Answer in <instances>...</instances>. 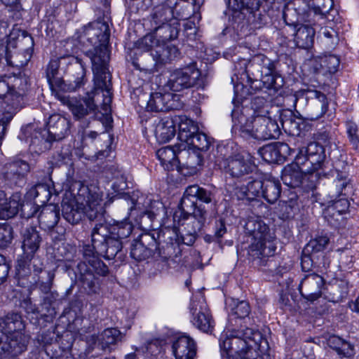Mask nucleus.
Wrapping results in <instances>:
<instances>
[{
  "label": "nucleus",
  "mask_w": 359,
  "mask_h": 359,
  "mask_svg": "<svg viewBox=\"0 0 359 359\" xmlns=\"http://www.w3.org/2000/svg\"><path fill=\"white\" fill-rule=\"evenodd\" d=\"M325 159V149L316 142L299 149L294 163L285 167L282 172L283 183L292 188L299 187L304 174H311L323 168Z\"/></svg>",
  "instance_id": "7ed1b4c3"
},
{
  "label": "nucleus",
  "mask_w": 359,
  "mask_h": 359,
  "mask_svg": "<svg viewBox=\"0 0 359 359\" xmlns=\"http://www.w3.org/2000/svg\"><path fill=\"white\" fill-rule=\"evenodd\" d=\"M173 118L165 117L161 119L156 125L154 135L156 140L160 143H165L170 140L175 135Z\"/></svg>",
  "instance_id": "f3484780"
},
{
  "label": "nucleus",
  "mask_w": 359,
  "mask_h": 359,
  "mask_svg": "<svg viewBox=\"0 0 359 359\" xmlns=\"http://www.w3.org/2000/svg\"><path fill=\"white\" fill-rule=\"evenodd\" d=\"M180 31V22L177 19H171L170 21L163 23L155 29V34L161 41L164 43L166 41L175 39L177 37Z\"/></svg>",
  "instance_id": "b1692460"
},
{
  "label": "nucleus",
  "mask_w": 359,
  "mask_h": 359,
  "mask_svg": "<svg viewBox=\"0 0 359 359\" xmlns=\"http://www.w3.org/2000/svg\"><path fill=\"white\" fill-rule=\"evenodd\" d=\"M156 34L154 33L145 35L138 41L137 43V48L142 51H151V55L156 62H164V53L167 52L164 48L160 45L161 39H157Z\"/></svg>",
  "instance_id": "f8f14e48"
},
{
  "label": "nucleus",
  "mask_w": 359,
  "mask_h": 359,
  "mask_svg": "<svg viewBox=\"0 0 359 359\" xmlns=\"http://www.w3.org/2000/svg\"><path fill=\"white\" fill-rule=\"evenodd\" d=\"M20 196L13 194L8 199L6 194L0 191V219H6L15 216L20 205Z\"/></svg>",
  "instance_id": "dca6fc26"
},
{
  "label": "nucleus",
  "mask_w": 359,
  "mask_h": 359,
  "mask_svg": "<svg viewBox=\"0 0 359 359\" xmlns=\"http://www.w3.org/2000/svg\"><path fill=\"white\" fill-rule=\"evenodd\" d=\"M47 128L53 140H60L69 135L70 121L60 114H53L48 118Z\"/></svg>",
  "instance_id": "4468645a"
},
{
  "label": "nucleus",
  "mask_w": 359,
  "mask_h": 359,
  "mask_svg": "<svg viewBox=\"0 0 359 359\" xmlns=\"http://www.w3.org/2000/svg\"><path fill=\"white\" fill-rule=\"evenodd\" d=\"M280 207L283 212V218H289L297 207V195L295 193H292L288 200L280 202Z\"/></svg>",
  "instance_id": "e433bc0d"
},
{
  "label": "nucleus",
  "mask_w": 359,
  "mask_h": 359,
  "mask_svg": "<svg viewBox=\"0 0 359 359\" xmlns=\"http://www.w3.org/2000/svg\"><path fill=\"white\" fill-rule=\"evenodd\" d=\"M329 243V238L326 236H320L311 241L309 246L312 248L315 252H320L325 249Z\"/></svg>",
  "instance_id": "37998d69"
},
{
  "label": "nucleus",
  "mask_w": 359,
  "mask_h": 359,
  "mask_svg": "<svg viewBox=\"0 0 359 359\" xmlns=\"http://www.w3.org/2000/svg\"><path fill=\"white\" fill-rule=\"evenodd\" d=\"M69 60L71 61L72 65H74L77 70V75L74 80V83L67 84L61 78L53 79L48 83L53 94H54L55 97L60 100L62 104L65 102H68L70 98L69 96L63 95L62 93L76 90L81 88L85 83L86 69L81 60L76 57H69Z\"/></svg>",
  "instance_id": "423d86ee"
},
{
  "label": "nucleus",
  "mask_w": 359,
  "mask_h": 359,
  "mask_svg": "<svg viewBox=\"0 0 359 359\" xmlns=\"http://www.w3.org/2000/svg\"><path fill=\"white\" fill-rule=\"evenodd\" d=\"M250 306L247 302L241 301L237 303V304L233 309V313L238 318H245L250 313Z\"/></svg>",
  "instance_id": "c03bdc74"
},
{
  "label": "nucleus",
  "mask_w": 359,
  "mask_h": 359,
  "mask_svg": "<svg viewBox=\"0 0 359 359\" xmlns=\"http://www.w3.org/2000/svg\"><path fill=\"white\" fill-rule=\"evenodd\" d=\"M87 188L80 182L75 181L65 190L62 202V212L65 219L74 224L80 222L84 215L90 221L97 220L91 233L92 245L95 250L105 251L108 259H113L121 251L120 239L108 235V227L103 224L104 210L100 197L90 195L86 200Z\"/></svg>",
  "instance_id": "f257e3e1"
},
{
  "label": "nucleus",
  "mask_w": 359,
  "mask_h": 359,
  "mask_svg": "<svg viewBox=\"0 0 359 359\" xmlns=\"http://www.w3.org/2000/svg\"><path fill=\"white\" fill-rule=\"evenodd\" d=\"M202 161L201 152L186 146H182L181 143H177V169L182 174L184 175L196 174L201 165Z\"/></svg>",
  "instance_id": "1a4fd4ad"
},
{
  "label": "nucleus",
  "mask_w": 359,
  "mask_h": 359,
  "mask_svg": "<svg viewBox=\"0 0 359 359\" xmlns=\"http://www.w3.org/2000/svg\"><path fill=\"white\" fill-rule=\"evenodd\" d=\"M348 182L349 180L347 179L346 177H337V179L336 180L337 186L340 187L341 191L343 190V189L346 187L347 184H348Z\"/></svg>",
  "instance_id": "680f3d73"
},
{
  "label": "nucleus",
  "mask_w": 359,
  "mask_h": 359,
  "mask_svg": "<svg viewBox=\"0 0 359 359\" xmlns=\"http://www.w3.org/2000/svg\"><path fill=\"white\" fill-rule=\"evenodd\" d=\"M94 268L96 269V272L102 276H105L108 273L107 266L101 261L97 260L94 262Z\"/></svg>",
  "instance_id": "13d9d810"
},
{
  "label": "nucleus",
  "mask_w": 359,
  "mask_h": 359,
  "mask_svg": "<svg viewBox=\"0 0 359 359\" xmlns=\"http://www.w3.org/2000/svg\"><path fill=\"white\" fill-rule=\"evenodd\" d=\"M104 27V32L98 34L95 29H88L86 34L95 35L97 37L99 45L96 46L93 50H88L86 55L90 57L92 62V69L94 74L95 87L105 91L104 99L102 105L103 114L106 116V120L109 121L111 119L109 116L111 112L110 104L111 97L110 96V79L111 75L107 68V62L109 59V51L107 46V41L109 39L107 33V26L104 24L97 23V28L100 26Z\"/></svg>",
  "instance_id": "f03ea898"
},
{
  "label": "nucleus",
  "mask_w": 359,
  "mask_h": 359,
  "mask_svg": "<svg viewBox=\"0 0 359 359\" xmlns=\"http://www.w3.org/2000/svg\"><path fill=\"white\" fill-rule=\"evenodd\" d=\"M281 193L280 183L273 177H266L263 180L262 196L270 203H275Z\"/></svg>",
  "instance_id": "a878e982"
},
{
  "label": "nucleus",
  "mask_w": 359,
  "mask_h": 359,
  "mask_svg": "<svg viewBox=\"0 0 359 359\" xmlns=\"http://www.w3.org/2000/svg\"><path fill=\"white\" fill-rule=\"evenodd\" d=\"M344 340L337 336H331L327 341V344L330 348L335 350L337 353L343 345Z\"/></svg>",
  "instance_id": "5fc2aeb1"
},
{
  "label": "nucleus",
  "mask_w": 359,
  "mask_h": 359,
  "mask_svg": "<svg viewBox=\"0 0 359 359\" xmlns=\"http://www.w3.org/2000/svg\"><path fill=\"white\" fill-rule=\"evenodd\" d=\"M263 65L261 68V74L263 76L276 74L274 64L268 58L265 57L263 60Z\"/></svg>",
  "instance_id": "3c124183"
},
{
  "label": "nucleus",
  "mask_w": 359,
  "mask_h": 359,
  "mask_svg": "<svg viewBox=\"0 0 359 359\" xmlns=\"http://www.w3.org/2000/svg\"><path fill=\"white\" fill-rule=\"evenodd\" d=\"M192 205H194L192 215L194 217L198 220L199 224L198 228L200 229L205 222L207 212L201 206H196L194 203H192Z\"/></svg>",
  "instance_id": "a18cd8bd"
},
{
  "label": "nucleus",
  "mask_w": 359,
  "mask_h": 359,
  "mask_svg": "<svg viewBox=\"0 0 359 359\" xmlns=\"http://www.w3.org/2000/svg\"><path fill=\"white\" fill-rule=\"evenodd\" d=\"M172 348L175 359H194L196 353L195 341L186 334L179 336L174 341Z\"/></svg>",
  "instance_id": "ddd939ff"
},
{
  "label": "nucleus",
  "mask_w": 359,
  "mask_h": 359,
  "mask_svg": "<svg viewBox=\"0 0 359 359\" xmlns=\"http://www.w3.org/2000/svg\"><path fill=\"white\" fill-rule=\"evenodd\" d=\"M212 198L213 195L210 191L201 187L200 191H198V196L196 198L205 203H210L212 202Z\"/></svg>",
  "instance_id": "6e6d98bb"
},
{
  "label": "nucleus",
  "mask_w": 359,
  "mask_h": 359,
  "mask_svg": "<svg viewBox=\"0 0 359 359\" xmlns=\"http://www.w3.org/2000/svg\"><path fill=\"white\" fill-rule=\"evenodd\" d=\"M189 309L192 316L191 321L196 327L207 333L212 330L214 321L201 292L193 296Z\"/></svg>",
  "instance_id": "0eeeda50"
},
{
  "label": "nucleus",
  "mask_w": 359,
  "mask_h": 359,
  "mask_svg": "<svg viewBox=\"0 0 359 359\" xmlns=\"http://www.w3.org/2000/svg\"><path fill=\"white\" fill-rule=\"evenodd\" d=\"M194 0H167V4L172 10L174 18L184 20L188 18L193 10Z\"/></svg>",
  "instance_id": "bb28decb"
},
{
  "label": "nucleus",
  "mask_w": 359,
  "mask_h": 359,
  "mask_svg": "<svg viewBox=\"0 0 359 359\" xmlns=\"http://www.w3.org/2000/svg\"><path fill=\"white\" fill-rule=\"evenodd\" d=\"M68 106L74 116L79 119L85 116L95 109V104L92 97H88L83 100H78L75 98L70 97L68 102L63 103Z\"/></svg>",
  "instance_id": "412c9836"
},
{
  "label": "nucleus",
  "mask_w": 359,
  "mask_h": 359,
  "mask_svg": "<svg viewBox=\"0 0 359 359\" xmlns=\"http://www.w3.org/2000/svg\"><path fill=\"white\" fill-rule=\"evenodd\" d=\"M123 335L116 328H108L104 330L100 336L99 340L104 347L111 344H115L121 341Z\"/></svg>",
  "instance_id": "72a5a7b5"
},
{
  "label": "nucleus",
  "mask_w": 359,
  "mask_h": 359,
  "mask_svg": "<svg viewBox=\"0 0 359 359\" xmlns=\"http://www.w3.org/2000/svg\"><path fill=\"white\" fill-rule=\"evenodd\" d=\"M350 307L353 311L359 313V297L351 304Z\"/></svg>",
  "instance_id": "0e129e2a"
},
{
  "label": "nucleus",
  "mask_w": 359,
  "mask_h": 359,
  "mask_svg": "<svg viewBox=\"0 0 359 359\" xmlns=\"http://www.w3.org/2000/svg\"><path fill=\"white\" fill-rule=\"evenodd\" d=\"M200 77V71L194 65H189L172 72L167 82V87L175 92L195 86L201 87Z\"/></svg>",
  "instance_id": "6e6552de"
},
{
  "label": "nucleus",
  "mask_w": 359,
  "mask_h": 359,
  "mask_svg": "<svg viewBox=\"0 0 359 359\" xmlns=\"http://www.w3.org/2000/svg\"><path fill=\"white\" fill-rule=\"evenodd\" d=\"M277 74L268 75L261 76V81L263 86L267 89H275L277 90L280 85H278L276 83Z\"/></svg>",
  "instance_id": "09e8293b"
},
{
  "label": "nucleus",
  "mask_w": 359,
  "mask_h": 359,
  "mask_svg": "<svg viewBox=\"0 0 359 359\" xmlns=\"http://www.w3.org/2000/svg\"><path fill=\"white\" fill-rule=\"evenodd\" d=\"M144 248L143 246H142L141 245H136L131 250V252H130L131 256L137 260H142V259H144L145 257L144 255H142L140 254V252L141 251L144 250Z\"/></svg>",
  "instance_id": "bf43d9fd"
},
{
  "label": "nucleus",
  "mask_w": 359,
  "mask_h": 359,
  "mask_svg": "<svg viewBox=\"0 0 359 359\" xmlns=\"http://www.w3.org/2000/svg\"><path fill=\"white\" fill-rule=\"evenodd\" d=\"M323 285L324 280L320 276L311 273L302 280L299 290L305 299L312 302L320 297Z\"/></svg>",
  "instance_id": "9b49d317"
},
{
  "label": "nucleus",
  "mask_w": 359,
  "mask_h": 359,
  "mask_svg": "<svg viewBox=\"0 0 359 359\" xmlns=\"http://www.w3.org/2000/svg\"><path fill=\"white\" fill-rule=\"evenodd\" d=\"M29 171V164L24 161L19 160L8 164L3 176L9 183L16 184L18 180L22 178Z\"/></svg>",
  "instance_id": "6ab92c4d"
},
{
  "label": "nucleus",
  "mask_w": 359,
  "mask_h": 359,
  "mask_svg": "<svg viewBox=\"0 0 359 359\" xmlns=\"http://www.w3.org/2000/svg\"><path fill=\"white\" fill-rule=\"evenodd\" d=\"M235 195L238 200H251L248 195V190L247 186H241L236 187L235 189Z\"/></svg>",
  "instance_id": "4d7b16f0"
},
{
  "label": "nucleus",
  "mask_w": 359,
  "mask_h": 359,
  "mask_svg": "<svg viewBox=\"0 0 359 359\" xmlns=\"http://www.w3.org/2000/svg\"><path fill=\"white\" fill-rule=\"evenodd\" d=\"M291 117L283 120L282 125L285 130H288L293 135H299L302 129V125L304 118L302 116H296L290 112Z\"/></svg>",
  "instance_id": "c9c22d12"
},
{
  "label": "nucleus",
  "mask_w": 359,
  "mask_h": 359,
  "mask_svg": "<svg viewBox=\"0 0 359 359\" xmlns=\"http://www.w3.org/2000/svg\"><path fill=\"white\" fill-rule=\"evenodd\" d=\"M200 187L198 185H191L188 187L184 193L182 200V204L184 206L187 205V201L189 200V198H197L198 196V191H200Z\"/></svg>",
  "instance_id": "de8ad7c7"
},
{
  "label": "nucleus",
  "mask_w": 359,
  "mask_h": 359,
  "mask_svg": "<svg viewBox=\"0 0 359 359\" xmlns=\"http://www.w3.org/2000/svg\"><path fill=\"white\" fill-rule=\"evenodd\" d=\"M86 136L91 139H95L97 136V133L95 131H90L86 134Z\"/></svg>",
  "instance_id": "338daca9"
},
{
  "label": "nucleus",
  "mask_w": 359,
  "mask_h": 359,
  "mask_svg": "<svg viewBox=\"0 0 359 359\" xmlns=\"http://www.w3.org/2000/svg\"><path fill=\"white\" fill-rule=\"evenodd\" d=\"M233 128L238 130L245 138H254L258 140L274 139L279 136L280 128L277 122L269 116L255 115L247 118L241 114L232 112Z\"/></svg>",
  "instance_id": "20e7f679"
},
{
  "label": "nucleus",
  "mask_w": 359,
  "mask_h": 359,
  "mask_svg": "<svg viewBox=\"0 0 359 359\" xmlns=\"http://www.w3.org/2000/svg\"><path fill=\"white\" fill-rule=\"evenodd\" d=\"M20 0H0V2L6 6H13L17 5Z\"/></svg>",
  "instance_id": "69168bd1"
},
{
  "label": "nucleus",
  "mask_w": 359,
  "mask_h": 359,
  "mask_svg": "<svg viewBox=\"0 0 359 359\" xmlns=\"http://www.w3.org/2000/svg\"><path fill=\"white\" fill-rule=\"evenodd\" d=\"M245 228L252 237L249 250L251 257L262 258L274 255L276 249L275 235L263 221L250 218L245 223Z\"/></svg>",
  "instance_id": "39448f33"
},
{
  "label": "nucleus",
  "mask_w": 359,
  "mask_h": 359,
  "mask_svg": "<svg viewBox=\"0 0 359 359\" xmlns=\"http://www.w3.org/2000/svg\"><path fill=\"white\" fill-rule=\"evenodd\" d=\"M255 167L253 157L248 152H242L228 158L224 166L227 172L236 177L252 172Z\"/></svg>",
  "instance_id": "9d476101"
},
{
  "label": "nucleus",
  "mask_w": 359,
  "mask_h": 359,
  "mask_svg": "<svg viewBox=\"0 0 359 359\" xmlns=\"http://www.w3.org/2000/svg\"><path fill=\"white\" fill-rule=\"evenodd\" d=\"M262 187L263 181L260 180H253L248 184V195L251 200H253L255 197L262 194Z\"/></svg>",
  "instance_id": "79ce46f5"
},
{
  "label": "nucleus",
  "mask_w": 359,
  "mask_h": 359,
  "mask_svg": "<svg viewBox=\"0 0 359 359\" xmlns=\"http://www.w3.org/2000/svg\"><path fill=\"white\" fill-rule=\"evenodd\" d=\"M13 238L12 228L6 223L0 224V246H6Z\"/></svg>",
  "instance_id": "ea45409f"
},
{
  "label": "nucleus",
  "mask_w": 359,
  "mask_h": 359,
  "mask_svg": "<svg viewBox=\"0 0 359 359\" xmlns=\"http://www.w3.org/2000/svg\"><path fill=\"white\" fill-rule=\"evenodd\" d=\"M172 11L170 6H168L167 2L164 5L156 7L153 15L156 25H163L170 21L171 19H175Z\"/></svg>",
  "instance_id": "f704fd0d"
},
{
  "label": "nucleus",
  "mask_w": 359,
  "mask_h": 359,
  "mask_svg": "<svg viewBox=\"0 0 359 359\" xmlns=\"http://www.w3.org/2000/svg\"><path fill=\"white\" fill-rule=\"evenodd\" d=\"M338 57L330 55L323 59L321 66L329 74H334L339 67Z\"/></svg>",
  "instance_id": "58836bf2"
},
{
  "label": "nucleus",
  "mask_w": 359,
  "mask_h": 359,
  "mask_svg": "<svg viewBox=\"0 0 359 359\" xmlns=\"http://www.w3.org/2000/svg\"><path fill=\"white\" fill-rule=\"evenodd\" d=\"M35 196L40 198L41 203H45L50 200L51 193L48 187L44 184H37L34 188Z\"/></svg>",
  "instance_id": "a19ab883"
},
{
  "label": "nucleus",
  "mask_w": 359,
  "mask_h": 359,
  "mask_svg": "<svg viewBox=\"0 0 359 359\" xmlns=\"http://www.w3.org/2000/svg\"><path fill=\"white\" fill-rule=\"evenodd\" d=\"M181 144L182 146H186L199 152L207 150L210 146V142L207 136L200 133L192 134L187 141H184Z\"/></svg>",
  "instance_id": "cd10ccee"
},
{
  "label": "nucleus",
  "mask_w": 359,
  "mask_h": 359,
  "mask_svg": "<svg viewBox=\"0 0 359 359\" xmlns=\"http://www.w3.org/2000/svg\"><path fill=\"white\" fill-rule=\"evenodd\" d=\"M311 259L309 257H304L302 259V267L304 271L309 270Z\"/></svg>",
  "instance_id": "e2e57ef3"
},
{
  "label": "nucleus",
  "mask_w": 359,
  "mask_h": 359,
  "mask_svg": "<svg viewBox=\"0 0 359 359\" xmlns=\"http://www.w3.org/2000/svg\"><path fill=\"white\" fill-rule=\"evenodd\" d=\"M337 353L341 357L351 358L355 354L354 347L350 343L344 341Z\"/></svg>",
  "instance_id": "8fccbe9b"
},
{
  "label": "nucleus",
  "mask_w": 359,
  "mask_h": 359,
  "mask_svg": "<svg viewBox=\"0 0 359 359\" xmlns=\"http://www.w3.org/2000/svg\"><path fill=\"white\" fill-rule=\"evenodd\" d=\"M311 93L312 94V97L315 99V107L317 109L320 108V111L311 114L307 119L316 121L326 113L328 108V102L326 95L320 91L312 90Z\"/></svg>",
  "instance_id": "c85d7f7f"
},
{
  "label": "nucleus",
  "mask_w": 359,
  "mask_h": 359,
  "mask_svg": "<svg viewBox=\"0 0 359 359\" xmlns=\"http://www.w3.org/2000/svg\"><path fill=\"white\" fill-rule=\"evenodd\" d=\"M125 359H136V355L134 353L126 355Z\"/></svg>",
  "instance_id": "774afa93"
},
{
  "label": "nucleus",
  "mask_w": 359,
  "mask_h": 359,
  "mask_svg": "<svg viewBox=\"0 0 359 359\" xmlns=\"http://www.w3.org/2000/svg\"><path fill=\"white\" fill-rule=\"evenodd\" d=\"M228 7L234 12L247 10L250 12L259 8L258 0H228Z\"/></svg>",
  "instance_id": "2f4dec72"
},
{
  "label": "nucleus",
  "mask_w": 359,
  "mask_h": 359,
  "mask_svg": "<svg viewBox=\"0 0 359 359\" xmlns=\"http://www.w3.org/2000/svg\"><path fill=\"white\" fill-rule=\"evenodd\" d=\"M9 271V266L6 263L5 257L0 255V284H1L7 278Z\"/></svg>",
  "instance_id": "864d4df0"
},
{
  "label": "nucleus",
  "mask_w": 359,
  "mask_h": 359,
  "mask_svg": "<svg viewBox=\"0 0 359 359\" xmlns=\"http://www.w3.org/2000/svg\"><path fill=\"white\" fill-rule=\"evenodd\" d=\"M156 156L165 170H170L177 166V144L173 147L167 146L160 148Z\"/></svg>",
  "instance_id": "4be33fe9"
},
{
  "label": "nucleus",
  "mask_w": 359,
  "mask_h": 359,
  "mask_svg": "<svg viewBox=\"0 0 359 359\" xmlns=\"http://www.w3.org/2000/svg\"><path fill=\"white\" fill-rule=\"evenodd\" d=\"M5 325L1 332L5 334H10L15 331L22 330L24 325L21 320V317L18 313H12L8 315L5 318L0 320V325Z\"/></svg>",
  "instance_id": "c756f323"
},
{
  "label": "nucleus",
  "mask_w": 359,
  "mask_h": 359,
  "mask_svg": "<svg viewBox=\"0 0 359 359\" xmlns=\"http://www.w3.org/2000/svg\"><path fill=\"white\" fill-rule=\"evenodd\" d=\"M29 262L25 259H19L16 266L18 275L20 277H24L29 275L31 272V259Z\"/></svg>",
  "instance_id": "49530a36"
},
{
  "label": "nucleus",
  "mask_w": 359,
  "mask_h": 359,
  "mask_svg": "<svg viewBox=\"0 0 359 359\" xmlns=\"http://www.w3.org/2000/svg\"><path fill=\"white\" fill-rule=\"evenodd\" d=\"M346 133L351 144L355 148L359 144L358 128L355 123L348 121L346 122Z\"/></svg>",
  "instance_id": "4c0bfd02"
},
{
  "label": "nucleus",
  "mask_w": 359,
  "mask_h": 359,
  "mask_svg": "<svg viewBox=\"0 0 359 359\" xmlns=\"http://www.w3.org/2000/svg\"><path fill=\"white\" fill-rule=\"evenodd\" d=\"M313 6L321 12H327L333 6V0H312Z\"/></svg>",
  "instance_id": "603ef678"
},
{
  "label": "nucleus",
  "mask_w": 359,
  "mask_h": 359,
  "mask_svg": "<svg viewBox=\"0 0 359 359\" xmlns=\"http://www.w3.org/2000/svg\"><path fill=\"white\" fill-rule=\"evenodd\" d=\"M41 241V236L35 228L30 227L25 230L23 235L22 249L27 257L34 255L39 249Z\"/></svg>",
  "instance_id": "393cba45"
},
{
  "label": "nucleus",
  "mask_w": 359,
  "mask_h": 359,
  "mask_svg": "<svg viewBox=\"0 0 359 359\" xmlns=\"http://www.w3.org/2000/svg\"><path fill=\"white\" fill-rule=\"evenodd\" d=\"M294 41L296 45L301 48L307 49L310 48L314 41L315 30L309 25H294Z\"/></svg>",
  "instance_id": "a211bd4d"
},
{
  "label": "nucleus",
  "mask_w": 359,
  "mask_h": 359,
  "mask_svg": "<svg viewBox=\"0 0 359 359\" xmlns=\"http://www.w3.org/2000/svg\"><path fill=\"white\" fill-rule=\"evenodd\" d=\"M172 118L175 128H176V126H178L179 143H182L184 141H187L189 137L197 131V126L191 119L189 118L187 116L182 115L175 116Z\"/></svg>",
  "instance_id": "aec40b11"
},
{
  "label": "nucleus",
  "mask_w": 359,
  "mask_h": 359,
  "mask_svg": "<svg viewBox=\"0 0 359 359\" xmlns=\"http://www.w3.org/2000/svg\"><path fill=\"white\" fill-rule=\"evenodd\" d=\"M59 217L58 206L50 203L43 207L39 215V222L43 228L49 229L57 224Z\"/></svg>",
  "instance_id": "5701e85b"
},
{
  "label": "nucleus",
  "mask_w": 359,
  "mask_h": 359,
  "mask_svg": "<svg viewBox=\"0 0 359 359\" xmlns=\"http://www.w3.org/2000/svg\"><path fill=\"white\" fill-rule=\"evenodd\" d=\"M72 57V55L61 57L60 58L52 59L50 61L46 69V76L48 83L52 81L53 79H57L59 78L57 76L58 69L61 64L72 65L69 58Z\"/></svg>",
  "instance_id": "473e14b6"
},
{
  "label": "nucleus",
  "mask_w": 359,
  "mask_h": 359,
  "mask_svg": "<svg viewBox=\"0 0 359 359\" xmlns=\"http://www.w3.org/2000/svg\"><path fill=\"white\" fill-rule=\"evenodd\" d=\"M175 97L177 95L170 93H152L147 101L146 108L148 111L156 112L173 109L175 108L174 103Z\"/></svg>",
  "instance_id": "2eb2a0df"
},
{
  "label": "nucleus",
  "mask_w": 359,
  "mask_h": 359,
  "mask_svg": "<svg viewBox=\"0 0 359 359\" xmlns=\"http://www.w3.org/2000/svg\"><path fill=\"white\" fill-rule=\"evenodd\" d=\"M83 282L84 285H86L90 290H93L95 283L93 276L91 273L86 274L83 278Z\"/></svg>",
  "instance_id": "052dcab7"
},
{
  "label": "nucleus",
  "mask_w": 359,
  "mask_h": 359,
  "mask_svg": "<svg viewBox=\"0 0 359 359\" xmlns=\"http://www.w3.org/2000/svg\"><path fill=\"white\" fill-rule=\"evenodd\" d=\"M133 231V225L127 220L116 222L108 228V233L118 239L128 237Z\"/></svg>",
  "instance_id": "7c9ffc66"
}]
</instances>
